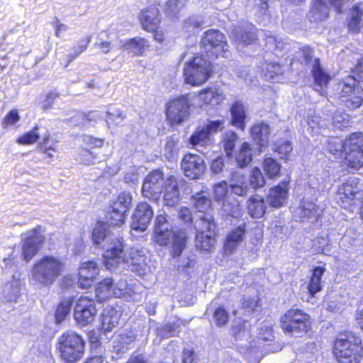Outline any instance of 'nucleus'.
Instances as JSON below:
<instances>
[{
	"label": "nucleus",
	"mask_w": 363,
	"mask_h": 363,
	"mask_svg": "<svg viewBox=\"0 0 363 363\" xmlns=\"http://www.w3.org/2000/svg\"><path fill=\"white\" fill-rule=\"evenodd\" d=\"M169 223L167 214H160L155 218V223L152 235L153 245L168 247L170 245V255L172 257H180L186 249L189 235L184 228H178L175 230L164 228Z\"/></svg>",
	"instance_id": "nucleus-1"
},
{
	"label": "nucleus",
	"mask_w": 363,
	"mask_h": 363,
	"mask_svg": "<svg viewBox=\"0 0 363 363\" xmlns=\"http://www.w3.org/2000/svg\"><path fill=\"white\" fill-rule=\"evenodd\" d=\"M56 349L63 363H77L84 356L86 340L74 330H66L58 337Z\"/></svg>",
	"instance_id": "nucleus-2"
},
{
	"label": "nucleus",
	"mask_w": 363,
	"mask_h": 363,
	"mask_svg": "<svg viewBox=\"0 0 363 363\" xmlns=\"http://www.w3.org/2000/svg\"><path fill=\"white\" fill-rule=\"evenodd\" d=\"M65 263L60 257L51 255H44L32 266L31 275L38 284L48 286L62 274Z\"/></svg>",
	"instance_id": "nucleus-3"
},
{
	"label": "nucleus",
	"mask_w": 363,
	"mask_h": 363,
	"mask_svg": "<svg viewBox=\"0 0 363 363\" xmlns=\"http://www.w3.org/2000/svg\"><path fill=\"white\" fill-rule=\"evenodd\" d=\"M333 354L340 363H358L363 354L361 340L352 333L340 334L333 343Z\"/></svg>",
	"instance_id": "nucleus-4"
},
{
	"label": "nucleus",
	"mask_w": 363,
	"mask_h": 363,
	"mask_svg": "<svg viewBox=\"0 0 363 363\" xmlns=\"http://www.w3.org/2000/svg\"><path fill=\"white\" fill-rule=\"evenodd\" d=\"M208 57L196 54L188 61L183 69L184 81L193 86L204 84L213 72V65Z\"/></svg>",
	"instance_id": "nucleus-5"
},
{
	"label": "nucleus",
	"mask_w": 363,
	"mask_h": 363,
	"mask_svg": "<svg viewBox=\"0 0 363 363\" xmlns=\"http://www.w3.org/2000/svg\"><path fill=\"white\" fill-rule=\"evenodd\" d=\"M138 21L143 30L152 33L156 42H164V32L161 29L162 17L157 6L151 5L142 9L138 13Z\"/></svg>",
	"instance_id": "nucleus-6"
},
{
	"label": "nucleus",
	"mask_w": 363,
	"mask_h": 363,
	"mask_svg": "<svg viewBox=\"0 0 363 363\" xmlns=\"http://www.w3.org/2000/svg\"><path fill=\"white\" fill-rule=\"evenodd\" d=\"M39 126L35 125L33 128L18 136L16 142L21 145H30L38 142L37 147L39 150L49 159H53L55 154L58 152L57 147V140L52 138L51 134L48 133L40 140L38 133Z\"/></svg>",
	"instance_id": "nucleus-7"
},
{
	"label": "nucleus",
	"mask_w": 363,
	"mask_h": 363,
	"mask_svg": "<svg viewBox=\"0 0 363 363\" xmlns=\"http://www.w3.org/2000/svg\"><path fill=\"white\" fill-rule=\"evenodd\" d=\"M41 225H38L30 230L29 234L21 238L20 242V258L28 264L40 252L45 242V236Z\"/></svg>",
	"instance_id": "nucleus-8"
},
{
	"label": "nucleus",
	"mask_w": 363,
	"mask_h": 363,
	"mask_svg": "<svg viewBox=\"0 0 363 363\" xmlns=\"http://www.w3.org/2000/svg\"><path fill=\"white\" fill-rule=\"evenodd\" d=\"M335 90L340 100L350 108H359L362 103V89L354 77L348 76L336 84Z\"/></svg>",
	"instance_id": "nucleus-9"
},
{
	"label": "nucleus",
	"mask_w": 363,
	"mask_h": 363,
	"mask_svg": "<svg viewBox=\"0 0 363 363\" xmlns=\"http://www.w3.org/2000/svg\"><path fill=\"white\" fill-rule=\"evenodd\" d=\"M96 301L87 296H79L73 306V318L77 325L85 327L92 324L97 316Z\"/></svg>",
	"instance_id": "nucleus-10"
},
{
	"label": "nucleus",
	"mask_w": 363,
	"mask_h": 363,
	"mask_svg": "<svg viewBox=\"0 0 363 363\" xmlns=\"http://www.w3.org/2000/svg\"><path fill=\"white\" fill-rule=\"evenodd\" d=\"M345 163L353 169H359L363 166V134L354 133L345 140Z\"/></svg>",
	"instance_id": "nucleus-11"
},
{
	"label": "nucleus",
	"mask_w": 363,
	"mask_h": 363,
	"mask_svg": "<svg viewBox=\"0 0 363 363\" xmlns=\"http://www.w3.org/2000/svg\"><path fill=\"white\" fill-rule=\"evenodd\" d=\"M362 188L363 184L358 178L350 177L339 186L335 195L337 203L345 208L354 204L362 195Z\"/></svg>",
	"instance_id": "nucleus-12"
},
{
	"label": "nucleus",
	"mask_w": 363,
	"mask_h": 363,
	"mask_svg": "<svg viewBox=\"0 0 363 363\" xmlns=\"http://www.w3.org/2000/svg\"><path fill=\"white\" fill-rule=\"evenodd\" d=\"M190 103L189 98L181 95L167 102L165 115L167 121L172 126L181 124L189 115Z\"/></svg>",
	"instance_id": "nucleus-13"
},
{
	"label": "nucleus",
	"mask_w": 363,
	"mask_h": 363,
	"mask_svg": "<svg viewBox=\"0 0 363 363\" xmlns=\"http://www.w3.org/2000/svg\"><path fill=\"white\" fill-rule=\"evenodd\" d=\"M284 330L289 333H306L311 328L310 316L298 308H291L281 319Z\"/></svg>",
	"instance_id": "nucleus-14"
},
{
	"label": "nucleus",
	"mask_w": 363,
	"mask_h": 363,
	"mask_svg": "<svg viewBox=\"0 0 363 363\" xmlns=\"http://www.w3.org/2000/svg\"><path fill=\"white\" fill-rule=\"evenodd\" d=\"M225 43V35L216 30L206 31L201 40L204 55L211 59L218 57L223 52Z\"/></svg>",
	"instance_id": "nucleus-15"
},
{
	"label": "nucleus",
	"mask_w": 363,
	"mask_h": 363,
	"mask_svg": "<svg viewBox=\"0 0 363 363\" xmlns=\"http://www.w3.org/2000/svg\"><path fill=\"white\" fill-rule=\"evenodd\" d=\"M218 235L216 223L208 226L206 223H199L195 235V246L202 251L211 252L214 247Z\"/></svg>",
	"instance_id": "nucleus-16"
},
{
	"label": "nucleus",
	"mask_w": 363,
	"mask_h": 363,
	"mask_svg": "<svg viewBox=\"0 0 363 363\" xmlns=\"http://www.w3.org/2000/svg\"><path fill=\"white\" fill-rule=\"evenodd\" d=\"M193 208L196 211L201 213L199 219V223H206L208 226L213 225L215 222L213 216L211 199L204 195L203 191L197 192L191 197Z\"/></svg>",
	"instance_id": "nucleus-17"
},
{
	"label": "nucleus",
	"mask_w": 363,
	"mask_h": 363,
	"mask_svg": "<svg viewBox=\"0 0 363 363\" xmlns=\"http://www.w3.org/2000/svg\"><path fill=\"white\" fill-rule=\"evenodd\" d=\"M180 164L184 174L191 179H199L206 169L204 160L199 155L190 152L183 156Z\"/></svg>",
	"instance_id": "nucleus-18"
},
{
	"label": "nucleus",
	"mask_w": 363,
	"mask_h": 363,
	"mask_svg": "<svg viewBox=\"0 0 363 363\" xmlns=\"http://www.w3.org/2000/svg\"><path fill=\"white\" fill-rule=\"evenodd\" d=\"M164 182V173L157 169L150 172L144 179L142 193L147 198L154 199L162 192V184Z\"/></svg>",
	"instance_id": "nucleus-19"
},
{
	"label": "nucleus",
	"mask_w": 363,
	"mask_h": 363,
	"mask_svg": "<svg viewBox=\"0 0 363 363\" xmlns=\"http://www.w3.org/2000/svg\"><path fill=\"white\" fill-rule=\"evenodd\" d=\"M153 217V210L146 202H140L137 204L132 215L130 228L132 230L145 231Z\"/></svg>",
	"instance_id": "nucleus-20"
},
{
	"label": "nucleus",
	"mask_w": 363,
	"mask_h": 363,
	"mask_svg": "<svg viewBox=\"0 0 363 363\" xmlns=\"http://www.w3.org/2000/svg\"><path fill=\"white\" fill-rule=\"evenodd\" d=\"M98 274V264L94 261L82 262L77 274V285L82 289H90Z\"/></svg>",
	"instance_id": "nucleus-21"
},
{
	"label": "nucleus",
	"mask_w": 363,
	"mask_h": 363,
	"mask_svg": "<svg viewBox=\"0 0 363 363\" xmlns=\"http://www.w3.org/2000/svg\"><path fill=\"white\" fill-rule=\"evenodd\" d=\"M125 243L123 238H116L112 240L111 246L106 250L104 255V265L111 269L118 263L123 262Z\"/></svg>",
	"instance_id": "nucleus-22"
},
{
	"label": "nucleus",
	"mask_w": 363,
	"mask_h": 363,
	"mask_svg": "<svg viewBox=\"0 0 363 363\" xmlns=\"http://www.w3.org/2000/svg\"><path fill=\"white\" fill-rule=\"evenodd\" d=\"M163 199L166 205L173 206L178 203L180 197L179 182L173 175L167 177L162 184Z\"/></svg>",
	"instance_id": "nucleus-23"
},
{
	"label": "nucleus",
	"mask_w": 363,
	"mask_h": 363,
	"mask_svg": "<svg viewBox=\"0 0 363 363\" xmlns=\"http://www.w3.org/2000/svg\"><path fill=\"white\" fill-rule=\"evenodd\" d=\"M322 212V208L315 203L304 201L295 210L294 217L296 219L299 218L301 222L305 221L306 219L313 222L318 219Z\"/></svg>",
	"instance_id": "nucleus-24"
},
{
	"label": "nucleus",
	"mask_w": 363,
	"mask_h": 363,
	"mask_svg": "<svg viewBox=\"0 0 363 363\" xmlns=\"http://www.w3.org/2000/svg\"><path fill=\"white\" fill-rule=\"evenodd\" d=\"M95 301L106 302L115 296L114 284L111 278H105L99 281L94 289Z\"/></svg>",
	"instance_id": "nucleus-25"
},
{
	"label": "nucleus",
	"mask_w": 363,
	"mask_h": 363,
	"mask_svg": "<svg viewBox=\"0 0 363 363\" xmlns=\"http://www.w3.org/2000/svg\"><path fill=\"white\" fill-rule=\"evenodd\" d=\"M255 28L252 25L237 26L232 31V39L238 45H250L253 43L257 36Z\"/></svg>",
	"instance_id": "nucleus-26"
},
{
	"label": "nucleus",
	"mask_w": 363,
	"mask_h": 363,
	"mask_svg": "<svg viewBox=\"0 0 363 363\" xmlns=\"http://www.w3.org/2000/svg\"><path fill=\"white\" fill-rule=\"evenodd\" d=\"M287 196V184L284 182L269 189L267 201L274 208H280L285 203Z\"/></svg>",
	"instance_id": "nucleus-27"
},
{
	"label": "nucleus",
	"mask_w": 363,
	"mask_h": 363,
	"mask_svg": "<svg viewBox=\"0 0 363 363\" xmlns=\"http://www.w3.org/2000/svg\"><path fill=\"white\" fill-rule=\"evenodd\" d=\"M312 73L315 83V89L323 95L325 93L323 87L328 84L330 77L322 69L318 58H315L313 62Z\"/></svg>",
	"instance_id": "nucleus-28"
},
{
	"label": "nucleus",
	"mask_w": 363,
	"mask_h": 363,
	"mask_svg": "<svg viewBox=\"0 0 363 363\" xmlns=\"http://www.w3.org/2000/svg\"><path fill=\"white\" fill-rule=\"evenodd\" d=\"M231 121L230 124L237 127L241 130L245 128L246 108L240 101L233 103L230 108Z\"/></svg>",
	"instance_id": "nucleus-29"
},
{
	"label": "nucleus",
	"mask_w": 363,
	"mask_h": 363,
	"mask_svg": "<svg viewBox=\"0 0 363 363\" xmlns=\"http://www.w3.org/2000/svg\"><path fill=\"white\" fill-rule=\"evenodd\" d=\"M329 9L325 0H314L308 13L310 21L318 23L326 19Z\"/></svg>",
	"instance_id": "nucleus-30"
},
{
	"label": "nucleus",
	"mask_w": 363,
	"mask_h": 363,
	"mask_svg": "<svg viewBox=\"0 0 363 363\" xmlns=\"http://www.w3.org/2000/svg\"><path fill=\"white\" fill-rule=\"evenodd\" d=\"M228 187L231 193L238 196H243L247 192V182L245 176L242 170L233 172Z\"/></svg>",
	"instance_id": "nucleus-31"
},
{
	"label": "nucleus",
	"mask_w": 363,
	"mask_h": 363,
	"mask_svg": "<svg viewBox=\"0 0 363 363\" xmlns=\"http://www.w3.org/2000/svg\"><path fill=\"white\" fill-rule=\"evenodd\" d=\"M119 316L114 308H105L101 313V330L111 332L118 323Z\"/></svg>",
	"instance_id": "nucleus-32"
},
{
	"label": "nucleus",
	"mask_w": 363,
	"mask_h": 363,
	"mask_svg": "<svg viewBox=\"0 0 363 363\" xmlns=\"http://www.w3.org/2000/svg\"><path fill=\"white\" fill-rule=\"evenodd\" d=\"M251 135L260 147H264L269 142V127L264 123L255 124L251 128Z\"/></svg>",
	"instance_id": "nucleus-33"
},
{
	"label": "nucleus",
	"mask_w": 363,
	"mask_h": 363,
	"mask_svg": "<svg viewBox=\"0 0 363 363\" xmlns=\"http://www.w3.org/2000/svg\"><path fill=\"white\" fill-rule=\"evenodd\" d=\"M133 197L130 192L122 191L110 204V208L128 213L132 206Z\"/></svg>",
	"instance_id": "nucleus-34"
},
{
	"label": "nucleus",
	"mask_w": 363,
	"mask_h": 363,
	"mask_svg": "<svg viewBox=\"0 0 363 363\" xmlns=\"http://www.w3.org/2000/svg\"><path fill=\"white\" fill-rule=\"evenodd\" d=\"M91 41V35L82 37L75 42L72 49V52L67 55V61L65 66H68L72 62L76 60L82 53L85 52Z\"/></svg>",
	"instance_id": "nucleus-35"
},
{
	"label": "nucleus",
	"mask_w": 363,
	"mask_h": 363,
	"mask_svg": "<svg viewBox=\"0 0 363 363\" xmlns=\"http://www.w3.org/2000/svg\"><path fill=\"white\" fill-rule=\"evenodd\" d=\"M247 208L252 217H262L266 211V206L263 198L258 195L252 196L248 201Z\"/></svg>",
	"instance_id": "nucleus-36"
},
{
	"label": "nucleus",
	"mask_w": 363,
	"mask_h": 363,
	"mask_svg": "<svg viewBox=\"0 0 363 363\" xmlns=\"http://www.w3.org/2000/svg\"><path fill=\"white\" fill-rule=\"evenodd\" d=\"M145 262V255L141 250L130 247L123 257V262L131 266L140 267Z\"/></svg>",
	"instance_id": "nucleus-37"
},
{
	"label": "nucleus",
	"mask_w": 363,
	"mask_h": 363,
	"mask_svg": "<svg viewBox=\"0 0 363 363\" xmlns=\"http://www.w3.org/2000/svg\"><path fill=\"white\" fill-rule=\"evenodd\" d=\"M245 223L242 222L228 233V252L236 248L244 240Z\"/></svg>",
	"instance_id": "nucleus-38"
},
{
	"label": "nucleus",
	"mask_w": 363,
	"mask_h": 363,
	"mask_svg": "<svg viewBox=\"0 0 363 363\" xmlns=\"http://www.w3.org/2000/svg\"><path fill=\"white\" fill-rule=\"evenodd\" d=\"M125 45L135 56H143L150 46L148 40L141 37L130 38L126 41Z\"/></svg>",
	"instance_id": "nucleus-39"
},
{
	"label": "nucleus",
	"mask_w": 363,
	"mask_h": 363,
	"mask_svg": "<svg viewBox=\"0 0 363 363\" xmlns=\"http://www.w3.org/2000/svg\"><path fill=\"white\" fill-rule=\"evenodd\" d=\"M128 213L110 208L106 214V223L111 227L122 226L126 220Z\"/></svg>",
	"instance_id": "nucleus-40"
},
{
	"label": "nucleus",
	"mask_w": 363,
	"mask_h": 363,
	"mask_svg": "<svg viewBox=\"0 0 363 363\" xmlns=\"http://www.w3.org/2000/svg\"><path fill=\"white\" fill-rule=\"evenodd\" d=\"M325 271L323 267H315L313 270L312 277L308 286L309 293L314 295L322 289L321 277Z\"/></svg>",
	"instance_id": "nucleus-41"
},
{
	"label": "nucleus",
	"mask_w": 363,
	"mask_h": 363,
	"mask_svg": "<svg viewBox=\"0 0 363 363\" xmlns=\"http://www.w3.org/2000/svg\"><path fill=\"white\" fill-rule=\"evenodd\" d=\"M74 304L72 298H65L58 303L55 312V317L57 323L64 320L69 313L72 305Z\"/></svg>",
	"instance_id": "nucleus-42"
},
{
	"label": "nucleus",
	"mask_w": 363,
	"mask_h": 363,
	"mask_svg": "<svg viewBox=\"0 0 363 363\" xmlns=\"http://www.w3.org/2000/svg\"><path fill=\"white\" fill-rule=\"evenodd\" d=\"M189 143L195 147L196 146H206L210 144L211 135L205 129L201 128L196 130L189 138Z\"/></svg>",
	"instance_id": "nucleus-43"
},
{
	"label": "nucleus",
	"mask_w": 363,
	"mask_h": 363,
	"mask_svg": "<svg viewBox=\"0 0 363 363\" xmlns=\"http://www.w3.org/2000/svg\"><path fill=\"white\" fill-rule=\"evenodd\" d=\"M235 161L240 167L247 166L252 161V152L250 145L247 143H243L235 155Z\"/></svg>",
	"instance_id": "nucleus-44"
},
{
	"label": "nucleus",
	"mask_w": 363,
	"mask_h": 363,
	"mask_svg": "<svg viewBox=\"0 0 363 363\" xmlns=\"http://www.w3.org/2000/svg\"><path fill=\"white\" fill-rule=\"evenodd\" d=\"M188 0H167L165 6V14L171 18H178L179 13Z\"/></svg>",
	"instance_id": "nucleus-45"
},
{
	"label": "nucleus",
	"mask_w": 363,
	"mask_h": 363,
	"mask_svg": "<svg viewBox=\"0 0 363 363\" xmlns=\"http://www.w3.org/2000/svg\"><path fill=\"white\" fill-rule=\"evenodd\" d=\"M262 165L265 174L269 178L273 179L279 175L281 171V165L273 158H266L263 161Z\"/></svg>",
	"instance_id": "nucleus-46"
},
{
	"label": "nucleus",
	"mask_w": 363,
	"mask_h": 363,
	"mask_svg": "<svg viewBox=\"0 0 363 363\" xmlns=\"http://www.w3.org/2000/svg\"><path fill=\"white\" fill-rule=\"evenodd\" d=\"M259 300L257 296L250 297L245 296L242 298V308L245 315H250L252 312L257 311L260 308Z\"/></svg>",
	"instance_id": "nucleus-47"
},
{
	"label": "nucleus",
	"mask_w": 363,
	"mask_h": 363,
	"mask_svg": "<svg viewBox=\"0 0 363 363\" xmlns=\"http://www.w3.org/2000/svg\"><path fill=\"white\" fill-rule=\"evenodd\" d=\"M328 150L330 153L342 156L345 155V140L342 141L339 138H330L328 140Z\"/></svg>",
	"instance_id": "nucleus-48"
},
{
	"label": "nucleus",
	"mask_w": 363,
	"mask_h": 363,
	"mask_svg": "<svg viewBox=\"0 0 363 363\" xmlns=\"http://www.w3.org/2000/svg\"><path fill=\"white\" fill-rule=\"evenodd\" d=\"M105 223L99 220L96 223L91 233V238L95 245H100L106 237Z\"/></svg>",
	"instance_id": "nucleus-49"
},
{
	"label": "nucleus",
	"mask_w": 363,
	"mask_h": 363,
	"mask_svg": "<svg viewBox=\"0 0 363 363\" xmlns=\"http://www.w3.org/2000/svg\"><path fill=\"white\" fill-rule=\"evenodd\" d=\"M274 151L277 152L281 159L287 160L292 151V146L288 140H278L274 145Z\"/></svg>",
	"instance_id": "nucleus-50"
},
{
	"label": "nucleus",
	"mask_w": 363,
	"mask_h": 363,
	"mask_svg": "<svg viewBox=\"0 0 363 363\" xmlns=\"http://www.w3.org/2000/svg\"><path fill=\"white\" fill-rule=\"evenodd\" d=\"M21 117L18 111L16 108L10 110L1 119V125L4 128L15 125L20 121Z\"/></svg>",
	"instance_id": "nucleus-51"
},
{
	"label": "nucleus",
	"mask_w": 363,
	"mask_h": 363,
	"mask_svg": "<svg viewBox=\"0 0 363 363\" xmlns=\"http://www.w3.org/2000/svg\"><path fill=\"white\" fill-rule=\"evenodd\" d=\"M363 11L358 6L354 7L350 13V19L348 22V28L350 30L357 31L359 30V25Z\"/></svg>",
	"instance_id": "nucleus-52"
},
{
	"label": "nucleus",
	"mask_w": 363,
	"mask_h": 363,
	"mask_svg": "<svg viewBox=\"0 0 363 363\" xmlns=\"http://www.w3.org/2000/svg\"><path fill=\"white\" fill-rule=\"evenodd\" d=\"M265 184V179L259 168H253L250 176V185L254 189H257L264 186Z\"/></svg>",
	"instance_id": "nucleus-53"
},
{
	"label": "nucleus",
	"mask_w": 363,
	"mask_h": 363,
	"mask_svg": "<svg viewBox=\"0 0 363 363\" xmlns=\"http://www.w3.org/2000/svg\"><path fill=\"white\" fill-rule=\"evenodd\" d=\"M333 124L339 129L348 127L350 124L349 116L340 111H336L333 116Z\"/></svg>",
	"instance_id": "nucleus-54"
},
{
	"label": "nucleus",
	"mask_w": 363,
	"mask_h": 363,
	"mask_svg": "<svg viewBox=\"0 0 363 363\" xmlns=\"http://www.w3.org/2000/svg\"><path fill=\"white\" fill-rule=\"evenodd\" d=\"M308 130L311 134H320L321 133V129L323 125L321 124V120L319 116H308L307 119Z\"/></svg>",
	"instance_id": "nucleus-55"
},
{
	"label": "nucleus",
	"mask_w": 363,
	"mask_h": 363,
	"mask_svg": "<svg viewBox=\"0 0 363 363\" xmlns=\"http://www.w3.org/2000/svg\"><path fill=\"white\" fill-rule=\"evenodd\" d=\"M213 320L218 327H222L227 323V311L223 306L216 308L213 314Z\"/></svg>",
	"instance_id": "nucleus-56"
},
{
	"label": "nucleus",
	"mask_w": 363,
	"mask_h": 363,
	"mask_svg": "<svg viewBox=\"0 0 363 363\" xmlns=\"http://www.w3.org/2000/svg\"><path fill=\"white\" fill-rule=\"evenodd\" d=\"M283 73V68L279 64H270L267 65L266 76L271 80L278 82Z\"/></svg>",
	"instance_id": "nucleus-57"
},
{
	"label": "nucleus",
	"mask_w": 363,
	"mask_h": 363,
	"mask_svg": "<svg viewBox=\"0 0 363 363\" xmlns=\"http://www.w3.org/2000/svg\"><path fill=\"white\" fill-rule=\"evenodd\" d=\"M214 198L217 201L223 200L227 196V182L223 181L213 186Z\"/></svg>",
	"instance_id": "nucleus-58"
},
{
	"label": "nucleus",
	"mask_w": 363,
	"mask_h": 363,
	"mask_svg": "<svg viewBox=\"0 0 363 363\" xmlns=\"http://www.w3.org/2000/svg\"><path fill=\"white\" fill-rule=\"evenodd\" d=\"M250 325L247 320H242V323H239L238 325H234L232 328L233 335L235 338H240L245 336L246 332L249 330Z\"/></svg>",
	"instance_id": "nucleus-59"
},
{
	"label": "nucleus",
	"mask_w": 363,
	"mask_h": 363,
	"mask_svg": "<svg viewBox=\"0 0 363 363\" xmlns=\"http://www.w3.org/2000/svg\"><path fill=\"white\" fill-rule=\"evenodd\" d=\"M224 123L225 121L223 119L211 121L206 124V125L204 128L209 133V135L211 136L212 134L216 133L218 131L223 130L225 127Z\"/></svg>",
	"instance_id": "nucleus-60"
},
{
	"label": "nucleus",
	"mask_w": 363,
	"mask_h": 363,
	"mask_svg": "<svg viewBox=\"0 0 363 363\" xmlns=\"http://www.w3.org/2000/svg\"><path fill=\"white\" fill-rule=\"evenodd\" d=\"M178 218L184 224H192L193 216L189 207L182 206L178 211Z\"/></svg>",
	"instance_id": "nucleus-61"
},
{
	"label": "nucleus",
	"mask_w": 363,
	"mask_h": 363,
	"mask_svg": "<svg viewBox=\"0 0 363 363\" xmlns=\"http://www.w3.org/2000/svg\"><path fill=\"white\" fill-rule=\"evenodd\" d=\"M60 97V94L56 91H49L42 102V108L47 111L51 108L56 99Z\"/></svg>",
	"instance_id": "nucleus-62"
},
{
	"label": "nucleus",
	"mask_w": 363,
	"mask_h": 363,
	"mask_svg": "<svg viewBox=\"0 0 363 363\" xmlns=\"http://www.w3.org/2000/svg\"><path fill=\"white\" fill-rule=\"evenodd\" d=\"M86 337L91 347L97 348L101 346L100 335L95 330H89L86 332Z\"/></svg>",
	"instance_id": "nucleus-63"
},
{
	"label": "nucleus",
	"mask_w": 363,
	"mask_h": 363,
	"mask_svg": "<svg viewBox=\"0 0 363 363\" xmlns=\"http://www.w3.org/2000/svg\"><path fill=\"white\" fill-rule=\"evenodd\" d=\"M214 96L215 93L211 88L204 89L199 92V97L201 100L206 104H210Z\"/></svg>",
	"instance_id": "nucleus-64"
}]
</instances>
